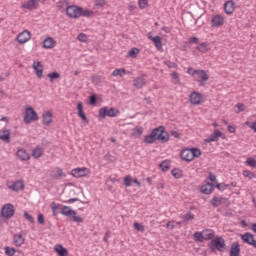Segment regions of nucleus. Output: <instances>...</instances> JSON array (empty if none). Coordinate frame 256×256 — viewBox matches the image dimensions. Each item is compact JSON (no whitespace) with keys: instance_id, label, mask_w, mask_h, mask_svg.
<instances>
[{"instance_id":"1","label":"nucleus","mask_w":256,"mask_h":256,"mask_svg":"<svg viewBox=\"0 0 256 256\" xmlns=\"http://www.w3.org/2000/svg\"><path fill=\"white\" fill-rule=\"evenodd\" d=\"M155 141L167 143L169 141V133L165 131V126L154 128L149 135L144 136V143L151 144Z\"/></svg>"},{"instance_id":"2","label":"nucleus","mask_w":256,"mask_h":256,"mask_svg":"<svg viewBox=\"0 0 256 256\" xmlns=\"http://www.w3.org/2000/svg\"><path fill=\"white\" fill-rule=\"evenodd\" d=\"M208 247L212 253H215V251H220V253H223L225 249H227V245L225 244V239L221 236H217L215 239H212Z\"/></svg>"},{"instance_id":"3","label":"nucleus","mask_w":256,"mask_h":256,"mask_svg":"<svg viewBox=\"0 0 256 256\" xmlns=\"http://www.w3.org/2000/svg\"><path fill=\"white\" fill-rule=\"evenodd\" d=\"M61 215H64V217H68L69 219H72L74 223H83V219L81 216H77V212L69 206H62L60 210Z\"/></svg>"},{"instance_id":"4","label":"nucleus","mask_w":256,"mask_h":256,"mask_svg":"<svg viewBox=\"0 0 256 256\" xmlns=\"http://www.w3.org/2000/svg\"><path fill=\"white\" fill-rule=\"evenodd\" d=\"M32 121H39V115H37V112L33 107L29 106L25 110L24 123L29 125Z\"/></svg>"},{"instance_id":"5","label":"nucleus","mask_w":256,"mask_h":256,"mask_svg":"<svg viewBox=\"0 0 256 256\" xmlns=\"http://www.w3.org/2000/svg\"><path fill=\"white\" fill-rule=\"evenodd\" d=\"M119 113H121L118 109L115 108H110L108 109L107 107H102L99 109V117H101V119H105V117H117V115H119Z\"/></svg>"},{"instance_id":"6","label":"nucleus","mask_w":256,"mask_h":256,"mask_svg":"<svg viewBox=\"0 0 256 256\" xmlns=\"http://www.w3.org/2000/svg\"><path fill=\"white\" fill-rule=\"evenodd\" d=\"M1 215L4 219H11L15 215V206L11 203L5 204L1 209Z\"/></svg>"},{"instance_id":"7","label":"nucleus","mask_w":256,"mask_h":256,"mask_svg":"<svg viewBox=\"0 0 256 256\" xmlns=\"http://www.w3.org/2000/svg\"><path fill=\"white\" fill-rule=\"evenodd\" d=\"M80 11H81V7L79 6L71 5L66 7V15L70 19H79Z\"/></svg>"},{"instance_id":"8","label":"nucleus","mask_w":256,"mask_h":256,"mask_svg":"<svg viewBox=\"0 0 256 256\" xmlns=\"http://www.w3.org/2000/svg\"><path fill=\"white\" fill-rule=\"evenodd\" d=\"M90 173H91V171L87 167L74 168L71 171V175L73 177H76L77 179H79V177H87V175H89Z\"/></svg>"},{"instance_id":"9","label":"nucleus","mask_w":256,"mask_h":256,"mask_svg":"<svg viewBox=\"0 0 256 256\" xmlns=\"http://www.w3.org/2000/svg\"><path fill=\"white\" fill-rule=\"evenodd\" d=\"M8 189H11V191H22V189H25V184H23V180H17L15 182L9 181L7 182Z\"/></svg>"},{"instance_id":"10","label":"nucleus","mask_w":256,"mask_h":256,"mask_svg":"<svg viewBox=\"0 0 256 256\" xmlns=\"http://www.w3.org/2000/svg\"><path fill=\"white\" fill-rule=\"evenodd\" d=\"M241 239L244 241V243H248V245H252L256 249V240L253 234L246 232L241 236Z\"/></svg>"},{"instance_id":"11","label":"nucleus","mask_w":256,"mask_h":256,"mask_svg":"<svg viewBox=\"0 0 256 256\" xmlns=\"http://www.w3.org/2000/svg\"><path fill=\"white\" fill-rule=\"evenodd\" d=\"M30 39H31V32H29L28 30H24L17 36V41L18 43H21V44L27 43V41H29Z\"/></svg>"},{"instance_id":"12","label":"nucleus","mask_w":256,"mask_h":256,"mask_svg":"<svg viewBox=\"0 0 256 256\" xmlns=\"http://www.w3.org/2000/svg\"><path fill=\"white\" fill-rule=\"evenodd\" d=\"M39 7V2L37 0H28L26 3L22 4V9H28V11H33Z\"/></svg>"},{"instance_id":"13","label":"nucleus","mask_w":256,"mask_h":256,"mask_svg":"<svg viewBox=\"0 0 256 256\" xmlns=\"http://www.w3.org/2000/svg\"><path fill=\"white\" fill-rule=\"evenodd\" d=\"M42 123L47 127L53 123V113L51 111H46L42 114Z\"/></svg>"},{"instance_id":"14","label":"nucleus","mask_w":256,"mask_h":256,"mask_svg":"<svg viewBox=\"0 0 256 256\" xmlns=\"http://www.w3.org/2000/svg\"><path fill=\"white\" fill-rule=\"evenodd\" d=\"M189 101L192 105H201V93L192 92L189 96Z\"/></svg>"},{"instance_id":"15","label":"nucleus","mask_w":256,"mask_h":256,"mask_svg":"<svg viewBox=\"0 0 256 256\" xmlns=\"http://www.w3.org/2000/svg\"><path fill=\"white\" fill-rule=\"evenodd\" d=\"M241 254V245L239 242L231 244L229 256H239Z\"/></svg>"},{"instance_id":"16","label":"nucleus","mask_w":256,"mask_h":256,"mask_svg":"<svg viewBox=\"0 0 256 256\" xmlns=\"http://www.w3.org/2000/svg\"><path fill=\"white\" fill-rule=\"evenodd\" d=\"M180 157L183 161H187L190 163V161H193V154L191 153V148L184 149L180 153Z\"/></svg>"},{"instance_id":"17","label":"nucleus","mask_w":256,"mask_h":256,"mask_svg":"<svg viewBox=\"0 0 256 256\" xmlns=\"http://www.w3.org/2000/svg\"><path fill=\"white\" fill-rule=\"evenodd\" d=\"M224 11L227 15H232L235 11V2L233 0H228L224 4Z\"/></svg>"},{"instance_id":"18","label":"nucleus","mask_w":256,"mask_h":256,"mask_svg":"<svg viewBox=\"0 0 256 256\" xmlns=\"http://www.w3.org/2000/svg\"><path fill=\"white\" fill-rule=\"evenodd\" d=\"M223 23H225V18L221 15H216L211 20L212 27H221Z\"/></svg>"},{"instance_id":"19","label":"nucleus","mask_w":256,"mask_h":256,"mask_svg":"<svg viewBox=\"0 0 256 256\" xmlns=\"http://www.w3.org/2000/svg\"><path fill=\"white\" fill-rule=\"evenodd\" d=\"M223 133L219 130H214V133H212L207 139H205V143H213L214 141H219V137H221Z\"/></svg>"},{"instance_id":"20","label":"nucleus","mask_w":256,"mask_h":256,"mask_svg":"<svg viewBox=\"0 0 256 256\" xmlns=\"http://www.w3.org/2000/svg\"><path fill=\"white\" fill-rule=\"evenodd\" d=\"M33 69L38 79H41L43 77V64H41V62H34Z\"/></svg>"},{"instance_id":"21","label":"nucleus","mask_w":256,"mask_h":256,"mask_svg":"<svg viewBox=\"0 0 256 256\" xmlns=\"http://www.w3.org/2000/svg\"><path fill=\"white\" fill-rule=\"evenodd\" d=\"M55 45H57V41H55V39L53 37H47L43 41L44 49H53V47H55Z\"/></svg>"},{"instance_id":"22","label":"nucleus","mask_w":256,"mask_h":256,"mask_svg":"<svg viewBox=\"0 0 256 256\" xmlns=\"http://www.w3.org/2000/svg\"><path fill=\"white\" fill-rule=\"evenodd\" d=\"M54 251L57 253L59 256H68L69 255V250L67 248L63 247L61 244H57L54 247Z\"/></svg>"},{"instance_id":"23","label":"nucleus","mask_w":256,"mask_h":256,"mask_svg":"<svg viewBox=\"0 0 256 256\" xmlns=\"http://www.w3.org/2000/svg\"><path fill=\"white\" fill-rule=\"evenodd\" d=\"M77 109H78V117H81L82 121L84 123H89V118H87V115H85V112H83V103L79 102L77 104Z\"/></svg>"},{"instance_id":"24","label":"nucleus","mask_w":256,"mask_h":256,"mask_svg":"<svg viewBox=\"0 0 256 256\" xmlns=\"http://www.w3.org/2000/svg\"><path fill=\"white\" fill-rule=\"evenodd\" d=\"M0 141L11 143V131L7 129L3 130L2 133H0Z\"/></svg>"},{"instance_id":"25","label":"nucleus","mask_w":256,"mask_h":256,"mask_svg":"<svg viewBox=\"0 0 256 256\" xmlns=\"http://www.w3.org/2000/svg\"><path fill=\"white\" fill-rule=\"evenodd\" d=\"M17 157H19V159H21V161H29V159H31V156L29 155V153H27V150L25 149H19L16 152Z\"/></svg>"},{"instance_id":"26","label":"nucleus","mask_w":256,"mask_h":256,"mask_svg":"<svg viewBox=\"0 0 256 256\" xmlns=\"http://www.w3.org/2000/svg\"><path fill=\"white\" fill-rule=\"evenodd\" d=\"M50 177L52 179H61V177H65V173H63V169L57 168L50 172Z\"/></svg>"},{"instance_id":"27","label":"nucleus","mask_w":256,"mask_h":256,"mask_svg":"<svg viewBox=\"0 0 256 256\" xmlns=\"http://www.w3.org/2000/svg\"><path fill=\"white\" fill-rule=\"evenodd\" d=\"M151 39L157 49V51H163V43L161 42V37L155 36V37H149Z\"/></svg>"},{"instance_id":"28","label":"nucleus","mask_w":256,"mask_h":256,"mask_svg":"<svg viewBox=\"0 0 256 256\" xmlns=\"http://www.w3.org/2000/svg\"><path fill=\"white\" fill-rule=\"evenodd\" d=\"M134 87L136 89H143V86L145 85V77L144 76H139L134 80Z\"/></svg>"},{"instance_id":"29","label":"nucleus","mask_w":256,"mask_h":256,"mask_svg":"<svg viewBox=\"0 0 256 256\" xmlns=\"http://www.w3.org/2000/svg\"><path fill=\"white\" fill-rule=\"evenodd\" d=\"M201 192L204 193V195H211V193H213V184L208 182L201 186Z\"/></svg>"},{"instance_id":"30","label":"nucleus","mask_w":256,"mask_h":256,"mask_svg":"<svg viewBox=\"0 0 256 256\" xmlns=\"http://www.w3.org/2000/svg\"><path fill=\"white\" fill-rule=\"evenodd\" d=\"M13 239L16 247H21L25 243V238L21 234H14Z\"/></svg>"},{"instance_id":"31","label":"nucleus","mask_w":256,"mask_h":256,"mask_svg":"<svg viewBox=\"0 0 256 256\" xmlns=\"http://www.w3.org/2000/svg\"><path fill=\"white\" fill-rule=\"evenodd\" d=\"M204 241H213L215 238V232L213 230H205L203 232Z\"/></svg>"},{"instance_id":"32","label":"nucleus","mask_w":256,"mask_h":256,"mask_svg":"<svg viewBox=\"0 0 256 256\" xmlns=\"http://www.w3.org/2000/svg\"><path fill=\"white\" fill-rule=\"evenodd\" d=\"M194 73H196L202 81H209V76L205 70H195Z\"/></svg>"},{"instance_id":"33","label":"nucleus","mask_w":256,"mask_h":256,"mask_svg":"<svg viewBox=\"0 0 256 256\" xmlns=\"http://www.w3.org/2000/svg\"><path fill=\"white\" fill-rule=\"evenodd\" d=\"M93 15V10L83 9L80 7L79 17H91Z\"/></svg>"},{"instance_id":"34","label":"nucleus","mask_w":256,"mask_h":256,"mask_svg":"<svg viewBox=\"0 0 256 256\" xmlns=\"http://www.w3.org/2000/svg\"><path fill=\"white\" fill-rule=\"evenodd\" d=\"M171 175L172 177H174L175 179H181V177H183V170L179 169V168H174L171 171Z\"/></svg>"},{"instance_id":"35","label":"nucleus","mask_w":256,"mask_h":256,"mask_svg":"<svg viewBox=\"0 0 256 256\" xmlns=\"http://www.w3.org/2000/svg\"><path fill=\"white\" fill-rule=\"evenodd\" d=\"M195 219V215L191 212H188L182 216V222L189 223V221H193Z\"/></svg>"},{"instance_id":"36","label":"nucleus","mask_w":256,"mask_h":256,"mask_svg":"<svg viewBox=\"0 0 256 256\" xmlns=\"http://www.w3.org/2000/svg\"><path fill=\"white\" fill-rule=\"evenodd\" d=\"M126 70L124 68H120V69H115L112 72V77H123V75H125Z\"/></svg>"},{"instance_id":"37","label":"nucleus","mask_w":256,"mask_h":256,"mask_svg":"<svg viewBox=\"0 0 256 256\" xmlns=\"http://www.w3.org/2000/svg\"><path fill=\"white\" fill-rule=\"evenodd\" d=\"M159 167H160L161 171H163L164 173L167 172L170 169L169 160L162 161L159 164Z\"/></svg>"},{"instance_id":"38","label":"nucleus","mask_w":256,"mask_h":256,"mask_svg":"<svg viewBox=\"0 0 256 256\" xmlns=\"http://www.w3.org/2000/svg\"><path fill=\"white\" fill-rule=\"evenodd\" d=\"M50 78V83H53L55 79H61V74L59 72H52L47 75Z\"/></svg>"},{"instance_id":"39","label":"nucleus","mask_w":256,"mask_h":256,"mask_svg":"<svg viewBox=\"0 0 256 256\" xmlns=\"http://www.w3.org/2000/svg\"><path fill=\"white\" fill-rule=\"evenodd\" d=\"M43 155V149L41 148H35L32 151V157H34V159H39V157H41Z\"/></svg>"},{"instance_id":"40","label":"nucleus","mask_w":256,"mask_h":256,"mask_svg":"<svg viewBox=\"0 0 256 256\" xmlns=\"http://www.w3.org/2000/svg\"><path fill=\"white\" fill-rule=\"evenodd\" d=\"M137 55H139V48H132L128 52V57H131L132 59H137Z\"/></svg>"},{"instance_id":"41","label":"nucleus","mask_w":256,"mask_h":256,"mask_svg":"<svg viewBox=\"0 0 256 256\" xmlns=\"http://www.w3.org/2000/svg\"><path fill=\"white\" fill-rule=\"evenodd\" d=\"M197 50L200 51V53H207V51H209V49L207 48V43H205V42L200 43L197 46Z\"/></svg>"},{"instance_id":"42","label":"nucleus","mask_w":256,"mask_h":256,"mask_svg":"<svg viewBox=\"0 0 256 256\" xmlns=\"http://www.w3.org/2000/svg\"><path fill=\"white\" fill-rule=\"evenodd\" d=\"M194 241H199V242L205 241V236H204V234L201 233V232H195V233H194Z\"/></svg>"},{"instance_id":"43","label":"nucleus","mask_w":256,"mask_h":256,"mask_svg":"<svg viewBox=\"0 0 256 256\" xmlns=\"http://www.w3.org/2000/svg\"><path fill=\"white\" fill-rule=\"evenodd\" d=\"M242 175H243V177H247L248 179H255L256 178L255 173H253V172H251L249 170H244L242 172Z\"/></svg>"},{"instance_id":"44","label":"nucleus","mask_w":256,"mask_h":256,"mask_svg":"<svg viewBox=\"0 0 256 256\" xmlns=\"http://www.w3.org/2000/svg\"><path fill=\"white\" fill-rule=\"evenodd\" d=\"M190 153H192L193 159L201 157V150L199 148H190Z\"/></svg>"},{"instance_id":"45","label":"nucleus","mask_w":256,"mask_h":256,"mask_svg":"<svg viewBox=\"0 0 256 256\" xmlns=\"http://www.w3.org/2000/svg\"><path fill=\"white\" fill-rule=\"evenodd\" d=\"M91 81L94 85H101V76L99 75H92Z\"/></svg>"},{"instance_id":"46","label":"nucleus","mask_w":256,"mask_h":256,"mask_svg":"<svg viewBox=\"0 0 256 256\" xmlns=\"http://www.w3.org/2000/svg\"><path fill=\"white\" fill-rule=\"evenodd\" d=\"M105 0H95L94 8L101 9V7H105Z\"/></svg>"},{"instance_id":"47","label":"nucleus","mask_w":256,"mask_h":256,"mask_svg":"<svg viewBox=\"0 0 256 256\" xmlns=\"http://www.w3.org/2000/svg\"><path fill=\"white\" fill-rule=\"evenodd\" d=\"M4 249H5V255H7V256L15 255V248H11L9 246H6Z\"/></svg>"},{"instance_id":"48","label":"nucleus","mask_w":256,"mask_h":256,"mask_svg":"<svg viewBox=\"0 0 256 256\" xmlns=\"http://www.w3.org/2000/svg\"><path fill=\"white\" fill-rule=\"evenodd\" d=\"M246 165H248V167H256V160L252 157H249L246 160Z\"/></svg>"},{"instance_id":"49","label":"nucleus","mask_w":256,"mask_h":256,"mask_svg":"<svg viewBox=\"0 0 256 256\" xmlns=\"http://www.w3.org/2000/svg\"><path fill=\"white\" fill-rule=\"evenodd\" d=\"M138 5L141 9H147L149 2L147 0H138Z\"/></svg>"},{"instance_id":"50","label":"nucleus","mask_w":256,"mask_h":256,"mask_svg":"<svg viewBox=\"0 0 256 256\" xmlns=\"http://www.w3.org/2000/svg\"><path fill=\"white\" fill-rule=\"evenodd\" d=\"M171 77L176 81V85H181V80L179 79V74L177 72H172Z\"/></svg>"},{"instance_id":"51","label":"nucleus","mask_w":256,"mask_h":256,"mask_svg":"<svg viewBox=\"0 0 256 256\" xmlns=\"http://www.w3.org/2000/svg\"><path fill=\"white\" fill-rule=\"evenodd\" d=\"M164 64L167 65L169 69H177V63L171 61H165Z\"/></svg>"},{"instance_id":"52","label":"nucleus","mask_w":256,"mask_h":256,"mask_svg":"<svg viewBox=\"0 0 256 256\" xmlns=\"http://www.w3.org/2000/svg\"><path fill=\"white\" fill-rule=\"evenodd\" d=\"M227 187H229V185L225 184V183H218V184H216V188L219 191H225V189H227Z\"/></svg>"},{"instance_id":"53","label":"nucleus","mask_w":256,"mask_h":256,"mask_svg":"<svg viewBox=\"0 0 256 256\" xmlns=\"http://www.w3.org/2000/svg\"><path fill=\"white\" fill-rule=\"evenodd\" d=\"M131 183H133V179L130 176H126L124 178V185L126 187H131Z\"/></svg>"},{"instance_id":"54","label":"nucleus","mask_w":256,"mask_h":256,"mask_svg":"<svg viewBox=\"0 0 256 256\" xmlns=\"http://www.w3.org/2000/svg\"><path fill=\"white\" fill-rule=\"evenodd\" d=\"M78 41H81L82 43H87V36L84 33H80L77 37Z\"/></svg>"},{"instance_id":"55","label":"nucleus","mask_w":256,"mask_h":256,"mask_svg":"<svg viewBox=\"0 0 256 256\" xmlns=\"http://www.w3.org/2000/svg\"><path fill=\"white\" fill-rule=\"evenodd\" d=\"M134 228L136 229V231H145V227L137 222L134 223Z\"/></svg>"},{"instance_id":"56","label":"nucleus","mask_w":256,"mask_h":256,"mask_svg":"<svg viewBox=\"0 0 256 256\" xmlns=\"http://www.w3.org/2000/svg\"><path fill=\"white\" fill-rule=\"evenodd\" d=\"M24 217L27 219V221H29V223H35L33 216H31L28 212H24Z\"/></svg>"},{"instance_id":"57","label":"nucleus","mask_w":256,"mask_h":256,"mask_svg":"<svg viewBox=\"0 0 256 256\" xmlns=\"http://www.w3.org/2000/svg\"><path fill=\"white\" fill-rule=\"evenodd\" d=\"M89 101H90V105H96L97 95H95V94L91 95L90 98H89Z\"/></svg>"},{"instance_id":"58","label":"nucleus","mask_w":256,"mask_h":256,"mask_svg":"<svg viewBox=\"0 0 256 256\" xmlns=\"http://www.w3.org/2000/svg\"><path fill=\"white\" fill-rule=\"evenodd\" d=\"M38 223L40 225H45V216L43 214H38Z\"/></svg>"},{"instance_id":"59","label":"nucleus","mask_w":256,"mask_h":256,"mask_svg":"<svg viewBox=\"0 0 256 256\" xmlns=\"http://www.w3.org/2000/svg\"><path fill=\"white\" fill-rule=\"evenodd\" d=\"M219 201V198L217 196L213 197L212 200L210 201L212 207H218L219 204H217Z\"/></svg>"},{"instance_id":"60","label":"nucleus","mask_w":256,"mask_h":256,"mask_svg":"<svg viewBox=\"0 0 256 256\" xmlns=\"http://www.w3.org/2000/svg\"><path fill=\"white\" fill-rule=\"evenodd\" d=\"M67 5H69V2H67V0H64L63 2L60 1L58 4V8L63 9L64 7H68Z\"/></svg>"},{"instance_id":"61","label":"nucleus","mask_w":256,"mask_h":256,"mask_svg":"<svg viewBox=\"0 0 256 256\" xmlns=\"http://www.w3.org/2000/svg\"><path fill=\"white\" fill-rule=\"evenodd\" d=\"M236 107L238 108L237 113H240L241 111H245V104L243 103H238Z\"/></svg>"},{"instance_id":"62","label":"nucleus","mask_w":256,"mask_h":256,"mask_svg":"<svg viewBox=\"0 0 256 256\" xmlns=\"http://www.w3.org/2000/svg\"><path fill=\"white\" fill-rule=\"evenodd\" d=\"M51 208H52V211H53V215L56 216L57 215V204L55 202H52L51 204Z\"/></svg>"},{"instance_id":"63","label":"nucleus","mask_w":256,"mask_h":256,"mask_svg":"<svg viewBox=\"0 0 256 256\" xmlns=\"http://www.w3.org/2000/svg\"><path fill=\"white\" fill-rule=\"evenodd\" d=\"M189 43H190V45L197 44V43H199V38H197V37L189 38Z\"/></svg>"},{"instance_id":"64","label":"nucleus","mask_w":256,"mask_h":256,"mask_svg":"<svg viewBox=\"0 0 256 256\" xmlns=\"http://www.w3.org/2000/svg\"><path fill=\"white\" fill-rule=\"evenodd\" d=\"M104 159H106V161H110V162L115 161V157L111 156V154H106L104 156Z\"/></svg>"}]
</instances>
